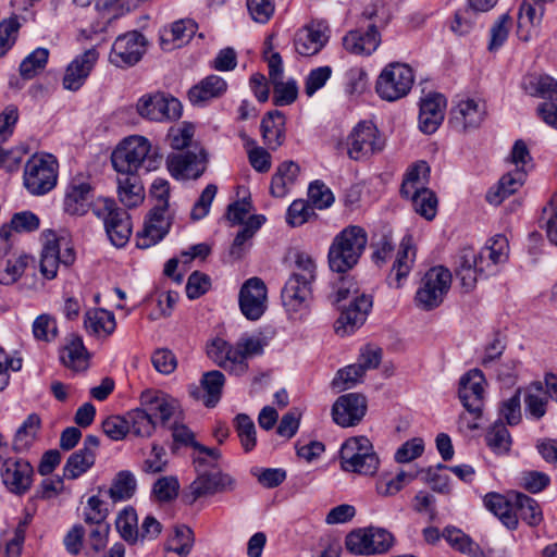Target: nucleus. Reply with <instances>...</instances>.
<instances>
[{"label":"nucleus","mask_w":557,"mask_h":557,"mask_svg":"<svg viewBox=\"0 0 557 557\" xmlns=\"http://www.w3.org/2000/svg\"><path fill=\"white\" fill-rule=\"evenodd\" d=\"M140 405L152 421L165 424L178 410L176 399L161 391L147 389L140 395Z\"/></svg>","instance_id":"obj_22"},{"label":"nucleus","mask_w":557,"mask_h":557,"mask_svg":"<svg viewBox=\"0 0 557 557\" xmlns=\"http://www.w3.org/2000/svg\"><path fill=\"white\" fill-rule=\"evenodd\" d=\"M220 368L226 370L230 374L242 376L248 371V361H243V355L238 349L237 342L235 345L228 343L224 352Z\"/></svg>","instance_id":"obj_61"},{"label":"nucleus","mask_w":557,"mask_h":557,"mask_svg":"<svg viewBox=\"0 0 557 557\" xmlns=\"http://www.w3.org/2000/svg\"><path fill=\"white\" fill-rule=\"evenodd\" d=\"M60 360L74 371L85 370L88 366V354L79 335L71 334L60 351Z\"/></svg>","instance_id":"obj_36"},{"label":"nucleus","mask_w":557,"mask_h":557,"mask_svg":"<svg viewBox=\"0 0 557 557\" xmlns=\"http://www.w3.org/2000/svg\"><path fill=\"white\" fill-rule=\"evenodd\" d=\"M348 297H352V301L343 310L336 322V333L342 336L352 333L361 326L373 305L370 295H359L358 284L352 276H341L338 282L333 283L332 301L337 304Z\"/></svg>","instance_id":"obj_2"},{"label":"nucleus","mask_w":557,"mask_h":557,"mask_svg":"<svg viewBox=\"0 0 557 557\" xmlns=\"http://www.w3.org/2000/svg\"><path fill=\"white\" fill-rule=\"evenodd\" d=\"M490 256V264L486 268H499L509 258V242L505 235L497 234L490 238L483 247Z\"/></svg>","instance_id":"obj_54"},{"label":"nucleus","mask_w":557,"mask_h":557,"mask_svg":"<svg viewBox=\"0 0 557 557\" xmlns=\"http://www.w3.org/2000/svg\"><path fill=\"white\" fill-rule=\"evenodd\" d=\"M234 426L245 451H250L257 444L256 426L246 413H238L234 419Z\"/></svg>","instance_id":"obj_60"},{"label":"nucleus","mask_w":557,"mask_h":557,"mask_svg":"<svg viewBox=\"0 0 557 557\" xmlns=\"http://www.w3.org/2000/svg\"><path fill=\"white\" fill-rule=\"evenodd\" d=\"M483 502L486 509L498 517L505 527L511 530L517 528L518 518L515 510V500L510 502L498 493H488Z\"/></svg>","instance_id":"obj_37"},{"label":"nucleus","mask_w":557,"mask_h":557,"mask_svg":"<svg viewBox=\"0 0 557 557\" xmlns=\"http://www.w3.org/2000/svg\"><path fill=\"white\" fill-rule=\"evenodd\" d=\"M49 58V50L46 48H37L30 52L20 64V74L24 79L34 78L41 72Z\"/></svg>","instance_id":"obj_57"},{"label":"nucleus","mask_w":557,"mask_h":557,"mask_svg":"<svg viewBox=\"0 0 557 557\" xmlns=\"http://www.w3.org/2000/svg\"><path fill=\"white\" fill-rule=\"evenodd\" d=\"M331 29L326 21L312 20L294 35L295 51L301 57L318 54L329 42Z\"/></svg>","instance_id":"obj_14"},{"label":"nucleus","mask_w":557,"mask_h":557,"mask_svg":"<svg viewBox=\"0 0 557 557\" xmlns=\"http://www.w3.org/2000/svg\"><path fill=\"white\" fill-rule=\"evenodd\" d=\"M527 170L515 169L513 171L505 174L498 184L497 191H488L486 200L492 205H499L504 198L516 193L524 183Z\"/></svg>","instance_id":"obj_40"},{"label":"nucleus","mask_w":557,"mask_h":557,"mask_svg":"<svg viewBox=\"0 0 557 557\" xmlns=\"http://www.w3.org/2000/svg\"><path fill=\"white\" fill-rule=\"evenodd\" d=\"M408 198L411 199L413 209L418 214L428 221L435 218L437 212V198L431 189L416 190L409 194Z\"/></svg>","instance_id":"obj_53"},{"label":"nucleus","mask_w":557,"mask_h":557,"mask_svg":"<svg viewBox=\"0 0 557 557\" xmlns=\"http://www.w3.org/2000/svg\"><path fill=\"white\" fill-rule=\"evenodd\" d=\"M84 327L91 336L107 338L115 331V317L113 312L106 309H88L84 315Z\"/></svg>","instance_id":"obj_32"},{"label":"nucleus","mask_w":557,"mask_h":557,"mask_svg":"<svg viewBox=\"0 0 557 557\" xmlns=\"http://www.w3.org/2000/svg\"><path fill=\"white\" fill-rule=\"evenodd\" d=\"M216 461L208 459L202 465H195L198 475L188 486L186 495L190 503L196 502L200 497L235 488L236 482L231 475L219 470H207V468L215 467Z\"/></svg>","instance_id":"obj_11"},{"label":"nucleus","mask_w":557,"mask_h":557,"mask_svg":"<svg viewBox=\"0 0 557 557\" xmlns=\"http://www.w3.org/2000/svg\"><path fill=\"white\" fill-rule=\"evenodd\" d=\"M368 243L366 231L357 225L345 227L333 239L327 253L330 269L339 274L351 270L359 261Z\"/></svg>","instance_id":"obj_3"},{"label":"nucleus","mask_w":557,"mask_h":557,"mask_svg":"<svg viewBox=\"0 0 557 557\" xmlns=\"http://www.w3.org/2000/svg\"><path fill=\"white\" fill-rule=\"evenodd\" d=\"M194 545V533L186 525L175 527L174 533L165 544V557H186Z\"/></svg>","instance_id":"obj_43"},{"label":"nucleus","mask_w":557,"mask_h":557,"mask_svg":"<svg viewBox=\"0 0 557 557\" xmlns=\"http://www.w3.org/2000/svg\"><path fill=\"white\" fill-rule=\"evenodd\" d=\"M261 133L268 148L275 150L280 147L284 138L283 113L278 110L268 112L261 121Z\"/></svg>","instance_id":"obj_39"},{"label":"nucleus","mask_w":557,"mask_h":557,"mask_svg":"<svg viewBox=\"0 0 557 557\" xmlns=\"http://www.w3.org/2000/svg\"><path fill=\"white\" fill-rule=\"evenodd\" d=\"M172 436L175 443L194 448L193 459L195 465H202L208 459L214 461L220 458L219 449L207 447L195 441V434L186 425L175 424L172 429Z\"/></svg>","instance_id":"obj_30"},{"label":"nucleus","mask_w":557,"mask_h":557,"mask_svg":"<svg viewBox=\"0 0 557 557\" xmlns=\"http://www.w3.org/2000/svg\"><path fill=\"white\" fill-rule=\"evenodd\" d=\"M117 195L127 208L137 207L144 201V187L137 173H119Z\"/></svg>","instance_id":"obj_35"},{"label":"nucleus","mask_w":557,"mask_h":557,"mask_svg":"<svg viewBox=\"0 0 557 557\" xmlns=\"http://www.w3.org/2000/svg\"><path fill=\"white\" fill-rule=\"evenodd\" d=\"M299 174V166L293 161L283 162L271 181V193L274 197H285Z\"/></svg>","instance_id":"obj_41"},{"label":"nucleus","mask_w":557,"mask_h":557,"mask_svg":"<svg viewBox=\"0 0 557 557\" xmlns=\"http://www.w3.org/2000/svg\"><path fill=\"white\" fill-rule=\"evenodd\" d=\"M515 510L517 512V518L519 519L520 517L529 525H537L543 519L537 502L521 493H517L515 495Z\"/></svg>","instance_id":"obj_48"},{"label":"nucleus","mask_w":557,"mask_h":557,"mask_svg":"<svg viewBox=\"0 0 557 557\" xmlns=\"http://www.w3.org/2000/svg\"><path fill=\"white\" fill-rule=\"evenodd\" d=\"M455 273L466 293L475 287L479 277L485 276V274H483L479 269L474 249L463 248L460 250L456 262Z\"/></svg>","instance_id":"obj_28"},{"label":"nucleus","mask_w":557,"mask_h":557,"mask_svg":"<svg viewBox=\"0 0 557 557\" xmlns=\"http://www.w3.org/2000/svg\"><path fill=\"white\" fill-rule=\"evenodd\" d=\"M136 107L138 114L150 121H172L182 115L181 102L161 92L143 96Z\"/></svg>","instance_id":"obj_15"},{"label":"nucleus","mask_w":557,"mask_h":557,"mask_svg":"<svg viewBox=\"0 0 557 557\" xmlns=\"http://www.w3.org/2000/svg\"><path fill=\"white\" fill-rule=\"evenodd\" d=\"M485 440L487 446L498 455L508 453L511 446V436L502 420L494 422L487 431Z\"/></svg>","instance_id":"obj_56"},{"label":"nucleus","mask_w":557,"mask_h":557,"mask_svg":"<svg viewBox=\"0 0 557 557\" xmlns=\"http://www.w3.org/2000/svg\"><path fill=\"white\" fill-rule=\"evenodd\" d=\"M339 463L346 472L374 475L379 470L380 459L368 437L354 436L342 444Z\"/></svg>","instance_id":"obj_4"},{"label":"nucleus","mask_w":557,"mask_h":557,"mask_svg":"<svg viewBox=\"0 0 557 557\" xmlns=\"http://www.w3.org/2000/svg\"><path fill=\"white\" fill-rule=\"evenodd\" d=\"M413 479L414 475L409 474L405 471H400L394 478H380L376 481L375 490L376 493L381 496H393L400 492L405 487V485L408 484Z\"/></svg>","instance_id":"obj_62"},{"label":"nucleus","mask_w":557,"mask_h":557,"mask_svg":"<svg viewBox=\"0 0 557 557\" xmlns=\"http://www.w3.org/2000/svg\"><path fill=\"white\" fill-rule=\"evenodd\" d=\"M94 214L103 222L109 240L115 247H124L132 235L131 216L110 198H99L92 206Z\"/></svg>","instance_id":"obj_5"},{"label":"nucleus","mask_w":557,"mask_h":557,"mask_svg":"<svg viewBox=\"0 0 557 557\" xmlns=\"http://www.w3.org/2000/svg\"><path fill=\"white\" fill-rule=\"evenodd\" d=\"M429 173L430 168L426 162L421 161L414 164L406 174V178L404 180L400 188L401 195L409 197V194H412L416 190L425 189Z\"/></svg>","instance_id":"obj_52"},{"label":"nucleus","mask_w":557,"mask_h":557,"mask_svg":"<svg viewBox=\"0 0 557 557\" xmlns=\"http://www.w3.org/2000/svg\"><path fill=\"white\" fill-rule=\"evenodd\" d=\"M166 169L175 180H197L206 171L207 153L203 149L197 152L170 153L165 160Z\"/></svg>","instance_id":"obj_17"},{"label":"nucleus","mask_w":557,"mask_h":557,"mask_svg":"<svg viewBox=\"0 0 557 557\" xmlns=\"http://www.w3.org/2000/svg\"><path fill=\"white\" fill-rule=\"evenodd\" d=\"M33 259L27 255L0 258V284L12 285L23 275Z\"/></svg>","instance_id":"obj_42"},{"label":"nucleus","mask_w":557,"mask_h":557,"mask_svg":"<svg viewBox=\"0 0 557 557\" xmlns=\"http://www.w3.org/2000/svg\"><path fill=\"white\" fill-rule=\"evenodd\" d=\"M239 307L248 320H258L267 309V287L259 277L247 280L239 292Z\"/></svg>","instance_id":"obj_19"},{"label":"nucleus","mask_w":557,"mask_h":557,"mask_svg":"<svg viewBox=\"0 0 557 557\" xmlns=\"http://www.w3.org/2000/svg\"><path fill=\"white\" fill-rule=\"evenodd\" d=\"M95 455L85 453L81 449L73 453L63 468V475L66 479L74 480L87 472L95 463Z\"/></svg>","instance_id":"obj_55"},{"label":"nucleus","mask_w":557,"mask_h":557,"mask_svg":"<svg viewBox=\"0 0 557 557\" xmlns=\"http://www.w3.org/2000/svg\"><path fill=\"white\" fill-rule=\"evenodd\" d=\"M162 154L152 147L150 140L140 135L124 138L112 152L111 161L117 173H137L140 168L146 172L158 170L162 164Z\"/></svg>","instance_id":"obj_1"},{"label":"nucleus","mask_w":557,"mask_h":557,"mask_svg":"<svg viewBox=\"0 0 557 557\" xmlns=\"http://www.w3.org/2000/svg\"><path fill=\"white\" fill-rule=\"evenodd\" d=\"M34 468L22 458H7L0 469V478L5 488L14 495L26 494L34 482Z\"/></svg>","instance_id":"obj_16"},{"label":"nucleus","mask_w":557,"mask_h":557,"mask_svg":"<svg viewBox=\"0 0 557 557\" xmlns=\"http://www.w3.org/2000/svg\"><path fill=\"white\" fill-rule=\"evenodd\" d=\"M58 162L52 154H35L25 164L23 182L35 196L49 193L57 185Z\"/></svg>","instance_id":"obj_8"},{"label":"nucleus","mask_w":557,"mask_h":557,"mask_svg":"<svg viewBox=\"0 0 557 557\" xmlns=\"http://www.w3.org/2000/svg\"><path fill=\"white\" fill-rule=\"evenodd\" d=\"M487 115L486 102L480 98L459 100L449 112L448 123L458 133L479 128Z\"/></svg>","instance_id":"obj_13"},{"label":"nucleus","mask_w":557,"mask_h":557,"mask_svg":"<svg viewBox=\"0 0 557 557\" xmlns=\"http://www.w3.org/2000/svg\"><path fill=\"white\" fill-rule=\"evenodd\" d=\"M446 99L441 94H429L421 99L419 128L424 134H433L444 120Z\"/></svg>","instance_id":"obj_24"},{"label":"nucleus","mask_w":557,"mask_h":557,"mask_svg":"<svg viewBox=\"0 0 557 557\" xmlns=\"http://www.w3.org/2000/svg\"><path fill=\"white\" fill-rule=\"evenodd\" d=\"M135 475L129 471H120L109 490V494L113 500H126L131 498L136 491Z\"/></svg>","instance_id":"obj_58"},{"label":"nucleus","mask_w":557,"mask_h":557,"mask_svg":"<svg viewBox=\"0 0 557 557\" xmlns=\"http://www.w3.org/2000/svg\"><path fill=\"white\" fill-rule=\"evenodd\" d=\"M264 221L265 218L263 215H252L248 219L243 228L236 235L231 247L230 255L233 258L240 259L243 257L247 249L246 243L252 238L256 231L261 227Z\"/></svg>","instance_id":"obj_47"},{"label":"nucleus","mask_w":557,"mask_h":557,"mask_svg":"<svg viewBox=\"0 0 557 557\" xmlns=\"http://www.w3.org/2000/svg\"><path fill=\"white\" fill-rule=\"evenodd\" d=\"M91 187L86 182H72L63 201L64 211L71 215H83L89 207Z\"/></svg>","instance_id":"obj_34"},{"label":"nucleus","mask_w":557,"mask_h":557,"mask_svg":"<svg viewBox=\"0 0 557 557\" xmlns=\"http://www.w3.org/2000/svg\"><path fill=\"white\" fill-rule=\"evenodd\" d=\"M367 411L366 398L357 393H349L336 399L332 406L333 421L343 426L349 428L358 424Z\"/></svg>","instance_id":"obj_20"},{"label":"nucleus","mask_w":557,"mask_h":557,"mask_svg":"<svg viewBox=\"0 0 557 557\" xmlns=\"http://www.w3.org/2000/svg\"><path fill=\"white\" fill-rule=\"evenodd\" d=\"M60 260V251L57 244H51L50 238H45V245L41 251L40 272L48 278L52 280L57 276Z\"/></svg>","instance_id":"obj_59"},{"label":"nucleus","mask_w":557,"mask_h":557,"mask_svg":"<svg viewBox=\"0 0 557 557\" xmlns=\"http://www.w3.org/2000/svg\"><path fill=\"white\" fill-rule=\"evenodd\" d=\"M394 544V536L383 528H359L349 532L345 540L346 548L361 556L384 554Z\"/></svg>","instance_id":"obj_10"},{"label":"nucleus","mask_w":557,"mask_h":557,"mask_svg":"<svg viewBox=\"0 0 557 557\" xmlns=\"http://www.w3.org/2000/svg\"><path fill=\"white\" fill-rule=\"evenodd\" d=\"M281 297L286 310L290 313H297L308 308L311 297V283L289 276Z\"/></svg>","instance_id":"obj_27"},{"label":"nucleus","mask_w":557,"mask_h":557,"mask_svg":"<svg viewBox=\"0 0 557 557\" xmlns=\"http://www.w3.org/2000/svg\"><path fill=\"white\" fill-rule=\"evenodd\" d=\"M484 383L485 377L479 369H472L460 377L458 396L462 406L473 419V421H468L466 416H460V426H466L468 430L479 428L476 420L482 414Z\"/></svg>","instance_id":"obj_9"},{"label":"nucleus","mask_w":557,"mask_h":557,"mask_svg":"<svg viewBox=\"0 0 557 557\" xmlns=\"http://www.w3.org/2000/svg\"><path fill=\"white\" fill-rule=\"evenodd\" d=\"M344 49L355 55H371L381 44V35L375 24L368 26L366 30H349L342 39Z\"/></svg>","instance_id":"obj_23"},{"label":"nucleus","mask_w":557,"mask_h":557,"mask_svg":"<svg viewBox=\"0 0 557 557\" xmlns=\"http://www.w3.org/2000/svg\"><path fill=\"white\" fill-rule=\"evenodd\" d=\"M414 261L416 248L413 238L411 235H406L400 242L395 261L387 277L388 285L400 288L404 285V281L409 275Z\"/></svg>","instance_id":"obj_25"},{"label":"nucleus","mask_w":557,"mask_h":557,"mask_svg":"<svg viewBox=\"0 0 557 557\" xmlns=\"http://www.w3.org/2000/svg\"><path fill=\"white\" fill-rule=\"evenodd\" d=\"M540 226L545 230L549 242L557 245V193L543 208Z\"/></svg>","instance_id":"obj_63"},{"label":"nucleus","mask_w":557,"mask_h":557,"mask_svg":"<svg viewBox=\"0 0 557 557\" xmlns=\"http://www.w3.org/2000/svg\"><path fill=\"white\" fill-rule=\"evenodd\" d=\"M146 38L134 30L119 36L111 49L109 59L117 67L135 65L146 51Z\"/></svg>","instance_id":"obj_18"},{"label":"nucleus","mask_w":557,"mask_h":557,"mask_svg":"<svg viewBox=\"0 0 557 557\" xmlns=\"http://www.w3.org/2000/svg\"><path fill=\"white\" fill-rule=\"evenodd\" d=\"M226 90V81L219 75L211 74L189 89L188 98L193 104H202L211 99L222 97Z\"/></svg>","instance_id":"obj_33"},{"label":"nucleus","mask_w":557,"mask_h":557,"mask_svg":"<svg viewBox=\"0 0 557 557\" xmlns=\"http://www.w3.org/2000/svg\"><path fill=\"white\" fill-rule=\"evenodd\" d=\"M451 278L450 271L443 265L428 270L416 292L417 307L430 311L441 306L450 289Z\"/></svg>","instance_id":"obj_7"},{"label":"nucleus","mask_w":557,"mask_h":557,"mask_svg":"<svg viewBox=\"0 0 557 557\" xmlns=\"http://www.w3.org/2000/svg\"><path fill=\"white\" fill-rule=\"evenodd\" d=\"M171 219V213L150 210L141 232L137 235V247L146 249L162 240L169 233Z\"/></svg>","instance_id":"obj_26"},{"label":"nucleus","mask_w":557,"mask_h":557,"mask_svg":"<svg viewBox=\"0 0 557 557\" xmlns=\"http://www.w3.org/2000/svg\"><path fill=\"white\" fill-rule=\"evenodd\" d=\"M414 84L411 66L401 62H391L381 71L375 82V91L383 100L393 102L406 97Z\"/></svg>","instance_id":"obj_6"},{"label":"nucleus","mask_w":557,"mask_h":557,"mask_svg":"<svg viewBox=\"0 0 557 557\" xmlns=\"http://www.w3.org/2000/svg\"><path fill=\"white\" fill-rule=\"evenodd\" d=\"M98 59L99 52L96 48L87 49L76 55L65 69L62 79L64 89L78 90L87 81Z\"/></svg>","instance_id":"obj_21"},{"label":"nucleus","mask_w":557,"mask_h":557,"mask_svg":"<svg viewBox=\"0 0 557 557\" xmlns=\"http://www.w3.org/2000/svg\"><path fill=\"white\" fill-rule=\"evenodd\" d=\"M523 88L531 96L557 100V81L548 75H527L523 78Z\"/></svg>","instance_id":"obj_44"},{"label":"nucleus","mask_w":557,"mask_h":557,"mask_svg":"<svg viewBox=\"0 0 557 557\" xmlns=\"http://www.w3.org/2000/svg\"><path fill=\"white\" fill-rule=\"evenodd\" d=\"M525 411L535 420L543 418L547 411L548 397L541 382L532 383L524 398Z\"/></svg>","instance_id":"obj_46"},{"label":"nucleus","mask_w":557,"mask_h":557,"mask_svg":"<svg viewBox=\"0 0 557 557\" xmlns=\"http://www.w3.org/2000/svg\"><path fill=\"white\" fill-rule=\"evenodd\" d=\"M345 145L347 156L351 160L361 161L381 151L384 147V141L373 123L362 121L351 129Z\"/></svg>","instance_id":"obj_12"},{"label":"nucleus","mask_w":557,"mask_h":557,"mask_svg":"<svg viewBox=\"0 0 557 557\" xmlns=\"http://www.w3.org/2000/svg\"><path fill=\"white\" fill-rule=\"evenodd\" d=\"M443 537L456 550L470 557H482L483 552L478 543L460 529L454 527L445 528Z\"/></svg>","instance_id":"obj_45"},{"label":"nucleus","mask_w":557,"mask_h":557,"mask_svg":"<svg viewBox=\"0 0 557 557\" xmlns=\"http://www.w3.org/2000/svg\"><path fill=\"white\" fill-rule=\"evenodd\" d=\"M41 420L38 414H29L18 426L12 441L15 453L28 451L37 440Z\"/></svg>","instance_id":"obj_38"},{"label":"nucleus","mask_w":557,"mask_h":557,"mask_svg":"<svg viewBox=\"0 0 557 557\" xmlns=\"http://www.w3.org/2000/svg\"><path fill=\"white\" fill-rule=\"evenodd\" d=\"M126 421L129 425V433L135 436L149 437L156 430V421L151 420L141 405L126 413Z\"/></svg>","instance_id":"obj_50"},{"label":"nucleus","mask_w":557,"mask_h":557,"mask_svg":"<svg viewBox=\"0 0 557 557\" xmlns=\"http://www.w3.org/2000/svg\"><path fill=\"white\" fill-rule=\"evenodd\" d=\"M273 85V102L275 106H287L293 103L298 94L297 83L295 79L284 82L283 78L272 82Z\"/></svg>","instance_id":"obj_64"},{"label":"nucleus","mask_w":557,"mask_h":557,"mask_svg":"<svg viewBox=\"0 0 557 557\" xmlns=\"http://www.w3.org/2000/svg\"><path fill=\"white\" fill-rule=\"evenodd\" d=\"M115 527L126 542L135 544L139 540L138 517L134 508L122 510L115 520Z\"/></svg>","instance_id":"obj_51"},{"label":"nucleus","mask_w":557,"mask_h":557,"mask_svg":"<svg viewBox=\"0 0 557 557\" xmlns=\"http://www.w3.org/2000/svg\"><path fill=\"white\" fill-rule=\"evenodd\" d=\"M197 30V25L191 20H180L174 22L170 28L162 30L160 35L161 48L171 51L183 47L193 38Z\"/></svg>","instance_id":"obj_31"},{"label":"nucleus","mask_w":557,"mask_h":557,"mask_svg":"<svg viewBox=\"0 0 557 557\" xmlns=\"http://www.w3.org/2000/svg\"><path fill=\"white\" fill-rule=\"evenodd\" d=\"M224 383L225 376L219 370H212L202 375L201 385L206 392L203 403L207 407H214L219 403Z\"/></svg>","instance_id":"obj_49"},{"label":"nucleus","mask_w":557,"mask_h":557,"mask_svg":"<svg viewBox=\"0 0 557 557\" xmlns=\"http://www.w3.org/2000/svg\"><path fill=\"white\" fill-rule=\"evenodd\" d=\"M544 14L543 5L539 1L524 0L519 10L518 36L523 41H529L537 33V27Z\"/></svg>","instance_id":"obj_29"}]
</instances>
